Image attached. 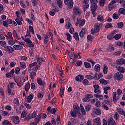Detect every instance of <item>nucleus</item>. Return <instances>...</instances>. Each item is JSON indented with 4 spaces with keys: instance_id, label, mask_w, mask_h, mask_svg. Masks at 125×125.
<instances>
[{
    "instance_id": "72a5a7b5",
    "label": "nucleus",
    "mask_w": 125,
    "mask_h": 125,
    "mask_svg": "<svg viewBox=\"0 0 125 125\" xmlns=\"http://www.w3.org/2000/svg\"><path fill=\"white\" fill-rule=\"evenodd\" d=\"M36 72L35 71H32L31 72V73L29 75L30 78L31 79V80H33V79L36 77Z\"/></svg>"
},
{
    "instance_id": "338daca9",
    "label": "nucleus",
    "mask_w": 125,
    "mask_h": 125,
    "mask_svg": "<svg viewBox=\"0 0 125 125\" xmlns=\"http://www.w3.org/2000/svg\"><path fill=\"white\" fill-rule=\"evenodd\" d=\"M113 18L115 20L118 19H119V16L118 15V14L114 13L113 14Z\"/></svg>"
},
{
    "instance_id": "58836bf2",
    "label": "nucleus",
    "mask_w": 125,
    "mask_h": 125,
    "mask_svg": "<svg viewBox=\"0 0 125 125\" xmlns=\"http://www.w3.org/2000/svg\"><path fill=\"white\" fill-rule=\"evenodd\" d=\"M55 12H56V10L53 9L49 12L51 16H54L55 15Z\"/></svg>"
},
{
    "instance_id": "0eeeda50",
    "label": "nucleus",
    "mask_w": 125,
    "mask_h": 125,
    "mask_svg": "<svg viewBox=\"0 0 125 125\" xmlns=\"http://www.w3.org/2000/svg\"><path fill=\"white\" fill-rule=\"evenodd\" d=\"M24 42H25L26 43H28L27 45L28 47H34V46H35V45L33 43L32 40H30L29 38H26L25 40H24Z\"/></svg>"
},
{
    "instance_id": "9b49d317",
    "label": "nucleus",
    "mask_w": 125,
    "mask_h": 125,
    "mask_svg": "<svg viewBox=\"0 0 125 125\" xmlns=\"http://www.w3.org/2000/svg\"><path fill=\"white\" fill-rule=\"evenodd\" d=\"M12 121L13 123H14V124H19L20 123V120H19V117L18 116H14L12 117L11 118Z\"/></svg>"
},
{
    "instance_id": "f704fd0d",
    "label": "nucleus",
    "mask_w": 125,
    "mask_h": 125,
    "mask_svg": "<svg viewBox=\"0 0 125 125\" xmlns=\"http://www.w3.org/2000/svg\"><path fill=\"white\" fill-rule=\"evenodd\" d=\"M48 39H49V34H47L45 36L44 40V44H46L48 42Z\"/></svg>"
},
{
    "instance_id": "aec40b11",
    "label": "nucleus",
    "mask_w": 125,
    "mask_h": 125,
    "mask_svg": "<svg viewBox=\"0 0 125 125\" xmlns=\"http://www.w3.org/2000/svg\"><path fill=\"white\" fill-rule=\"evenodd\" d=\"M94 112L96 115H98L99 116V115H101V111L100 110V109L96 107L94 108Z\"/></svg>"
},
{
    "instance_id": "20e7f679",
    "label": "nucleus",
    "mask_w": 125,
    "mask_h": 125,
    "mask_svg": "<svg viewBox=\"0 0 125 125\" xmlns=\"http://www.w3.org/2000/svg\"><path fill=\"white\" fill-rule=\"evenodd\" d=\"M78 24H79V27H83L84 26L85 24V19L77 20V23H76V26H78Z\"/></svg>"
},
{
    "instance_id": "09e8293b",
    "label": "nucleus",
    "mask_w": 125,
    "mask_h": 125,
    "mask_svg": "<svg viewBox=\"0 0 125 125\" xmlns=\"http://www.w3.org/2000/svg\"><path fill=\"white\" fill-rule=\"evenodd\" d=\"M26 20L27 22H28V23L29 24V25H32V26H33V21H32V20L29 19L28 18H26Z\"/></svg>"
},
{
    "instance_id": "680f3d73",
    "label": "nucleus",
    "mask_w": 125,
    "mask_h": 125,
    "mask_svg": "<svg viewBox=\"0 0 125 125\" xmlns=\"http://www.w3.org/2000/svg\"><path fill=\"white\" fill-rule=\"evenodd\" d=\"M87 40L88 42H91L93 40V36L91 35H88L87 37Z\"/></svg>"
},
{
    "instance_id": "cd10ccee",
    "label": "nucleus",
    "mask_w": 125,
    "mask_h": 125,
    "mask_svg": "<svg viewBox=\"0 0 125 125\" xmlns=\"http://www.w3.org/2000/svg\"><path fill=\"white\" fill-rule=\"evenodd\" d=\"M73 38H74L75 41H77V42H79L80 41V38H79V34H78V32H75L73 34Z\"/></svg>"
},
{
    "instance_id": "a19ab883",
    "label": "nucleus",
    "mask_w": 125,
    "mask_h": 125,
    "mask_svg": "<svg viewBox=\"0 0 125 125\" xmlns=\"http://www.w3.org/2000/svg\"><path fill=\"white\" fill-rule=\"evenodd\" d=\"M94 96L96 98H99V99H100V100H102V99H103V96H102V95L94 94Z\"/></svg>"
},
{
    "instance_id": "79ce46f5",
    "label": "nucleus",
    "mask_w": 125,
    "mask_h": 125,
    "mask_svg": "<svg viewBox=\"0 0 125 125\" xmlns=\"http://www.w3.org/2000/svg\"><path fill=\"white\" fill-rule=\"evenodd\" d=\"M7 91L8 95H14V94H15V92L14 91L11 92V89H10V88H9V87H8Z\"/></svg>"
},
{
    "instance_id": "37998d69",
    "label": "nucleus",
    "mask_w": 125,
    "mask_h": 125,
    "mask_svg": "<svg viewBox=\"0 0 125 125\" xmlns=\"http://www.w3.org/2000/svg\"><path fill=\"white\" fill-rule=\"evenodd\" d=\"M88 83H89V81L87 79H84L82 80V83L84 85H88Z\"/></svg>"
},
{
    "instance_id": "9d476101",
    "label": "nucleus",
    "mask_w": 125,
    "mask_h": 125,
    "mask_svg": "<svg viewBox=\"0 0 125 125\" xmlns=\"http://www.w3.org/2000/svg\"><path fill=\"white\" fill-rule=\"evenodd\" d=\"M93 125H101V120H100V118L97 117L93 120Z\"/></svg>"
},
{
    "instance_id": "e2e57ef3",
    "label": "nucleus",
    "mask_w": 125,
    "mask_h": 125,
    "mask_svg": "<svg viewBox=\"0 0 125 125\" xmlns=\"http://www.w3.org/2000/svg\"><path fill=\"white\" fill-rule=\"evenodd\" d=\"M104 103H105V104H107V105H109V106H111V105H112V101H108L107 100H104Z\"/></svg>"
},
{
    "instance_id": "8fccbe9b",
    "label": "nucleus",
    "mask_w": 125,
    "mask_h": 125,
    "mask_svg": "<svg viewBox=\"0 0 125 125\" xmlns=\"http://www.w3.org/2000/svg\"><path fill=\"white\" fill-rule=\"evenodd\" d=\"M60 93H62V95H64V93H65V87H61L60 89Z\"/></svg>"
},
{
    "instance_id": "ea45409f",
    "label": "nucleus",
    "mask_w": 125,
    "mask_h": 125,
    "mask_svg": "<svg viewBox=\"0 0 125 125\" xmlns=\"http://www.w3.org/2000/svg\"><path fill=\"white\" fill-rule=\"evenodd\" d=\"M2 125H12V124H11L10 122H9V121H8V120H4L2 122Z\"/></svg>"
},
{
    "instance_id": "5fc2aeb1",
    "label": "nucleus",
    "mask_w": 125,
    "mask_h": 125,
    "mask_svg": "<svg viewBox=\"0 0 125 125\" xmlns=\"http://www.w3.org/2000/svg\"><path fill=\"white\" fill-rule=\"evenodd\" d=\"M113 8H115V6L114 5L109 4H108V9L109 11H111V10H113Z\"/></svg>"
},
{
    "instance_id": "a18cd8bd",
    "label": "nucleus",
    "mask_w": 125,
    "mask_h": 125,
    "mask_svg": "<svg viewBox=\"0 0 125 125\" xmlns=\"http://www.w3.org/2000/svg\"><path fill=\"white\" fill-rule=\"evenodd\" d=\"M85 109L87 112H89L90 109H91V105L87 104L85 106Z\"/></svg>"
},
{
    "instance_id": "6ab92c4d",
    "label": "nucleus",
    "mask_w": 125,
    "mask_h": 125,
    "mask_svg": "<svg viewBox=\"0 0 125 125\" xmlns=\"http://www.w3.org/2000/svg\"><path fill=\"white\" fill-rule=\"evenodd\" d=\"M77 114H80V112H78V111H75L74 110H71L70 111V115L73 118H77Z\"/></svg>"
},
{
    "instance_id": "2f4dec72",
    "label": "nucleus",
    "mask_w": 125,
    "mask_h": 125,
    "mask_svg": "<svg viewBox=\"0 0 125 125\" xmlns=\"http://www.w3.org/2000/svg\"><path fill=\"white\" fill-rule=\"evenodd\" d=\"M100 65L96 64L94 66V71H95V72H99L100 71Z\"/></svg>"
},
{
    "instance_id": "1a4fd4ad",
    "label": "nucleus",
    "mask_w": 125,
    "mask_h": 125,
    "mask_svg": "<svg viewBox=\"0 0 125 125\" xmlns=\"http://www.w3.org/2000/svg\"><path fill=\"white\" fill-rule=\"evenodd\" d=\"M4 50L6 51L7 52H8L9 53H13V52H14L13 48H12V47L10 46H7L6 47H4Z\"/></svg>"
},
{
    "instance_id": "49530a36",
    "label": "nucleus",
    "mask_w": 125,
    "mask_h": 125,
    "mask_svg": "<svg viewBox=\"0 0 125 125\" xmlns=\"http://www.w3.org/2000/svg\"><path fill=\"white\" fill-rule=\"evenodd\" d=\"M15 21L19 26H21L22 25V22L21 21H20V20H19V19L16 18L15 19Z\"/></svg>"
},
{
    "instance_id": "de8ad7c7",
    "label": "nucleus",
    "mask_w": 125,
    "mask_h": 125,
    "mask_svg": "<svg viewBox=\"0 0 125 125\" xmlns=\"http://www.w3.org/2000/svg\"><path fill=\"white\" fill-rule=\"evenodd\" d=\"M83 62L81 61H77L76 62V63L75 64V66H77V67H81L82 66Z\"/></svg>"
},
{
    "instance_id": "bb28decb",
    "label": "nucleus",
    "mask_w": 125,
    "mask_h": 125,
    "mask_svg": "<svg viewBox=\"0 0 125 125\" xmlns=\"http://www.w3.org/2000/svg\"><path fill=\"white\" fill-rule=\"evenodd\" d=\"M113 39H115V40H120L122 38V35L121 34L117 33L115 34L113 37Z\"/></svg>"
},
{
    "instance_id": "e433bc0d",
    "label": "nucleus",
    "mask_w": 125,
    "mask_h": 125,
    "mask_svg": "<svg viewBox=\"0 0 125 125\" xmlns=\"http://www.w3.org/2000/svg\"><path fill=\"white\" fill-rule=\"evenodd\" d=\"M119 12L120 13V14H124V15H125V9L124 8H120L119 9Z\"/></svg>"
},
{
    "instance_id": "7c9ffc66",
    "label": "nucleus",
    "mask_w": 125,
    "mask_h": 125,
    "mask_svg": "<svg viewBox=\"0 0 125 125\" xmlns=\"http://www.w3.org/2000/svg\"><path fill=\"white\" fill-rule=\"evenodd\" d=\"M86 99L89 102L90 101V98H92L93 97V95L91 94H88L85 95Z\"/></svg>"
},
{
    "instance_id": "7ed1b4c3",
    "label": "nucleus",
    "mask_w": 125,
    "mask_h": 125,
    "mask_svg": "<svg viewBox=\"0 0 125 125\" xmlns=\"http://www.w3.org/2000/svg\"><path fill=\"white\" fill-rule=\"evenodd\" d=\"M73 13L75 15L80 16L82 14V10L78 6H74L73 7Z\"/></svg>"
},
{
    "instance_id": "6e6552de",
    "label": "nucleus",
    "mask_w": 125,
    "mask_h": 125,
    "mask_svg": "<svg viewBox=\"0 0 125 125\" xmlns=\"http://www.w3.org/2000/svg\"><path fill=\"white\" fill-rule=\"evenodd\" d=\"M37 83L40 86H45L46 85L45 82L42 80L41 78H37Z\"/></svg>"
},
{
    "instance_id": "0e129e2a",
    "label": "nucleus",
    "mask_w": 125,
    "mask_h": 125,
    "mask_svg": "<svg viewBox=\"0 0 125 125\" xmlns=\"http://www.w3.org/2000/svg\"><path fill=\"white\" fill-rule=\"evenodd\" d=\"M44 95L42 93H38L37 94V97L38 98H42L43 97Z\"/></svg>"
},
{
    "instance_id": "c85d7f7f",
    "label": "nucleus",
    "mask_w": 125,
    "mask_h": 125,
    "mask_svg": "<svg viewBox=\"0 0 125 125\" xmlns=\"http://www.w3.org/2000/svg\"><path fill=\"white\" fill-rule=\"evenodd\" d=\"M31 88V84H30V82H28L25 85V91H29V90Z\"/></svg>"
},
{
    "instance_id": "a211bd4d",
    "label": "nucleus",
    "mask_w": 125,
    "mask_h": 125,
    "mask_svg": "<svg viewBox=\"0 0 125 125\" xmlns=\"http://www.w3.org/2000/svg\"><path fill=\"white\" fill-rule=\"evenodd\" d=\"M103 72L104 75H107V74H108V66L106 64L103 65Z\"/></svg>"
},
{
    "instance_id": "4468645a",
    "label": "nucleus",
    "mask_w": 125,
    "mask_h": 125,
    "mask_svg": "<svg viewBox=\"0 0 125 125\" xmlns=\"http://www.w3.org/2000/svg\"><path fill=\"white\" fill-rule=\"evenodd\" d=\"M84 35H85V28H83L79 33V35L80 38H83V37H84Z\"/></svg>"
},
{
    "instance_id": "3c124183",
    "label": "nucleus",
    "mask_w": 125,
    "mask_h": 125,
    "mask_svg": "<svg viewBox=\"0 0 125 125\" xmlns=\"http://www.w3.org/2000/svg\"><path fill=\"white\" fill-rule=\"evenodd\" d=\"M29 31L30 33H32V34H33V35H35V32L34 31V28L33 27V26L30 25L29 26Z\"/></svg>"
},
{
    "instance_id": "b1692460",
    "label": "nucleus",
    "mask_w": 125,
    "mask_h": 125,
    "mask_svg": "<svg viewBox=\"0 0 125 125\" xmlns=\"http://www.w3.org/2000/svg\"><path fill=\"white\" fill-rule=\"evenodd\" d=\"M99 82L100 83H101L104 85H107V84H108V83H107V81L104 79H100Z\"/></svg>"
},
{
    "instance_id": "2eb2a0df",
    "label": "nucleus",
    "mask_w": 125,
    "mask_h": 125,
    "mask_svg": "<svg viewBox=\"0 0 125 125\" xmlns=\"http://www.w3.org/2000/svg\"><path fill=\"white\" fill-rule=\"evenodd\" d=\"M117 112L120 114V115H122V116H125V111L122 108H117Z\"/></svg>"
},
{
    "instance_id": "a878e982",
    "label": "nucleus",
    "mask_w": 125,
    "mask_h": 125,
    "mask_svg": "<svg viewBox=\"0 0 125 125\" xmlns=\"http://www.w3.org/2000/svg\"><path fill=\"white\" fill-rule=\"evenodd\" d=\"M117 70L118 72H120V73H121V74H124V73H125V69L124 67L119 66L117 67Z\"/></svg>"
},
{
    "instance_id": "f03ea898",
    "label": "nucleus",
    "mask_w": 125,
    "mask_h": 125,
    "mask_svg": "<svg viewBox=\"0 0 125 125\" xmlns=\"http://www.w3.org/2000/svg\"><path fill=\"white\" fill-rule=\"evenodd\" d=\"M114 80H117L118 82H121V80L123 79V74L121 72H117L114 75Z\"/></svg>"
},
{
    "instance_id": "39448f33",
    "label": "nucleus",
    "mask_w": 125,
    "mask_h": 125,
    "mask_svg": "<svg viewBox=\"0 0 125 125\" xmlns=\"http://www.w3.org/2000/svg\"><path fill=\"white\" fill-rule=\"evenodd\" d=\"M36 60L39 66H41L42 63H44V62H45V60L44 58H43L42 57H40L39 56L36 57Z\"/></svg>"
},
{
    "instance_id": "69168bd1",
    "label": "nucleus",
    "mask_w": 125,
    "mask_h": 125,
    "mask_svg": "<svg viewBox=\"0 0 125 125\" xmlns=\"http://www.w3.org/2000/svg\"><path fill=\"white\" fill-rule=\"evenodd\" d=\"M7 35L8 36V38H9L10 39H11V40H13V37H12V33L10 32H7Z\"/></svg>"
},
{
    "instance_id": "603ef678",
    "label": "nucleus",
    "mask_w": 125,
    "mask_h": 125,
    "mask_svg": "<svg viewBox=\"0 0 125 125\" xmlns=\"http://www.w3.org/2000/svg\"><path fill=\"white\" fill-rule=\"evenodd\" d=\"M100 6L103 7L105 5V0H101L99 2Z\"/></svg>"
},
{
    "instance_id": "473e14b6",
    "label": "nucleus",
    "mask_w": 125,
    "mask_h": 125,
    "mask_svg": "<svg viewBox=\"0 0 125 125\" xmlns=\"http://www.w3.org/2000/svg\"><path fill=\"white\" fill-rule=\"evenodd\" d=\"M97 19L98 21H100V22H103V21H104V18H103V16L98 15Z\"/></svg>"
},
{
    "instance_id": "5701e85b",
    "label": "nucleus",
    "mask_w": 125,
    "mask_h": 125,
    "mask_svg": "<svg viewBox=\"0 0 125 125\" xmlns=\"http://www.w3.org/2000/svg\"><path fill=\"white\" fill-rule=\"evenodd\" d=\"M20 66L21 68H22V70H25L26 67V63L23 62H21L20 63Z\"/></svg>"
},
{
    "instance_id": "412c9836",
    "label": "nucleus",
    "mask_w": 125,
    "mask_h": 125,
    "mask_svg": "<svg viewBox=\"0 0 125 125\" xmlns=\"http://www.w3.org/2000/svg\"><path fill=\"white\" fill-rule=\"evenodd\" d=\"M73 111L75 112H80V111H79V106L78 105V104L75 103L73 105Z\"/></svg>"
},
{
    "instance_id": "c9c22d12",
    "label": "nucleus",
    "mask_w": 125,
    "mask_h": 125,
    "mask_svg": "<svg viewBox=\"0 0 125 125\" xmlns=\"http://www.w3.org/2000/svg\"><path fill=\"white\" fill-rule=\"evenodd\" d=\"M66 36L67 37V39L69 41V42H71L72 41V36L68 32H66L65 34Z\"/></svg>"
},
{
    "instance_id": "864d4df0",
    "label": "nucleus",
    "mask_w": 125,
    "mask_h": 125,
    "mask_svg": "<svg viewBox=\"0 0 125 125\" xmlns=\"http://www.w3.org/2000/svg\"><path fill=\"white\" fill-rule=\"evenodd\" d=\"M8 44H9V45H11V46H12V45H13V44H14L15 43V42L10 39L8 40Z\"/></svg>"
},
{
    "instance_id": "774afa93",
    "label": "nucleus",
    "mask_w": 125,
    "mask_h": 125,
    "mask_svg": "<svg viewBox=\"0 0 125 125\" xmlns=\"http://www.w3.org/2000/svg\"><path fill=\"white\" fill-rule=\"evenodd\" d=\"M95 107H97V108H98V107H100L101 105H100V101H97L96 103V104H95Z\"/></svg>"
},
{
    "instance_id": "f8f14e48",
    "label": "nucleus",
    "mask_w": 125,
    "mask_h": 125,
    "mask_svg": "<svg viewBox=\"0 0 125 125\" xmlns=\"http://www.w3.org/2000/svg\"><path fill=\"white\" fill-rule=\"evenodd\" d=\"M84 79V76L83 75H82L81 74H79L76 76L75 80L77 81V82H79V83H81L83 81V80Z\"/></svg>"
},
{
    "instance_id": "052dcab7",
    "label": "nucleus",
    "mask_w": 125,
    "mask_h": 125,
    "mask_svg": "<svg viewBox=\"0 0 125 125\" xmlns=\"http://www.w3.org/2000/svg\"><path fill=\"white\" fill-rule=\"evenodd\" d=\"M114 118L115 119V120H119L120 118V116H119V114H118V112H116L115 113V114L114 115Z\"/></svg>"
},
{
    "instance_id": "dca6fc26",
    "label": "nucleus",
    "mask_w": 125,
    "mask_h": 125,
    "mask_svg": "<svg viewBox=\"0 0 125 125\" xmlns=\"http://www.w3.org/2000/svg\"><path fill=\"white\" fill-rule=\"evenodd\" d=\"M13 47L15 50H21V49H23L22 46L20 45H14Z\"/></svg>"
},
{
    "instance_id": "c756f323",
    "label": "nucleus",
    "mask_w": 125,
    "mask_h": 125,
    "mask_svg": "<svg viewBox=\"0 0 125 125\" xmlns=\"http://www.w3.org/2000/svg\"><path fill=\"white\" fill-rule=\"evenodd\" d=\"M57 4L59 8H62L63 7L62 1H61V0H57Z\"/></svg>"
},
{
    "instance_id": "4c0bfd02",
    "label": "nucleus",
    "mask_w": 125,
    "mask_h": 125,
    "mask_svg": "<svg viewBox=\"0 0 125 125\" xmlns=\"http://www.w3.org/2000/svg\"><path fill=\"white\" fill-rule=\"evenodd\" d=\"M0 43L1 46L3 47H5L6 46V42H5V41H1V40H0Z\"/></svg>"
},
{
    "instance_id": "f257e3e1",
    "label": "nucleus",
    "mask_w": 125,
    "mask_h": 125,
    "mask_svg": "<svg viewBox=\"0 0 125 125\" xmlns=\"http://www.w3.org/2000/svg\"><path fill=\"white\" fill-rule=\"evenodd\" d=\"M101 25L99 23H95L94 25V28L91 30L92 35H94L95 33H98L100 31Z\"/></svg>"
},
{
    "instance_id": "6e6d98bb",
    "label": "nucleus",
    "mask_w": 125,
    "mask_h": 125,
    "mask_svg": "<svg viewBox=\"0 0 125 125\" xmlns=\"http://www.w3.org/2000/svg\"><path fill=\"white\" fill-rule=\"evenodd\" d=\"M117 26L119 29H121V28L124 27V23H123V22H119L117 23Z\"/></svg>"
},
{
    "instance_id": "393cba45",
    "label": "nucleus",
    "mask_w": 125,
    "mask_h": 125,
    "mask_svg": "<svg viewBox=\"0 0 125 125\" xmlns=\"http://www.w3.org/2000/svg\"><path fill=\"white\" fill-rule=\"evenodd\" d=\"M84 65L86 69H91V64L89 62H84Z\"/></svg>"
},
{
    "instance_id": "4d7b16f0",
    "label": "nucleus",
    "mask_w": 125,
    "mask_h": 125,
    "mask_svg": "<svg viewBox=\"0 0 125 125\" xmlns=\"http://www.w3.org/2000/svg\"><path fill=\"white\" fill-rule=\"evenodd\" d=\"M32 119V117H31V114H29L27 115V117H25L24 121H30Z\"/></svg>"
},
{
    "instance_id": "ddd939ff",
    "label": "nucleus",
    "mask_w": 125,
    "mask_h": 125,
    "mask_svg": "<svg viewBox=\"0 0 125 125\" xmlns=\"http://www.w3.org/2000/svg\"><path fill=\"white\" fill-rule=\"evenodd\" d=\"M116 65H125V60L124 59H119L116 61Z\"/></svg>"
},
{
    "instance_id": "c03bdc74",
    "label": "nucleus",
    "mask_w": 125,
    "mask_h": 125,
    "mask_svg": "<svg viewBox=\"0 0 125 125\" xmlns=\"http://www.w3.org/2000/svg\"><path fill=\"white\" fill-rule=\"evenodd\" d=\"M37 65H38V63H37V62L30 64L29 65V68L31 69L32 68H34V67H36V66H37Z\"/></svg>"
},
{
    "instance_id": "4be33fe9",
    "label": "nucleus",
    "mask_w": 125,
    "mask_h": 125,
    "mask_svg": "<svg viewBox=\"0 0 125 125\" xmlns=\"http://www.w3.org/2000/svg\"><path fill=\"white\" fill-rule=\"evenodd\" d=\"M15 82L17 83L18 86H21L22 82H21V79H15Z\"/></svg>"
},
{
    "instance_id": "423d86ee",
    "label": "nucleus",
    "mask_w": 125,
    "mask_h": 125,
    "mask_svg": "<svg viewBox=\"0 0 125 125\" xmlns=\"http://www.w3.org/2000/svg\"><path fill=\"white\" fill-rule=\"evenodd\" d=\"M64 4L66 5L67 9H72L74 6V0H72L69 2L64 3Z\"/></svg>"
},
{
    "instance_id": "f3484780",
    "label": "nucleus",
    "mask_w": 125,
    "mask_h": 125,
    "mask_svg": "<svg viewBox=\"0 0 125 125\" xmlns=\"http://www.w3.org/2000/svg\"><path fill=\"white\" fill-rule=\"evenodd\" d=\"M97 4L95 2H93L92 5L91 6V11H96V9H97Z\"/></svg>"
},
{
    "instance_id": "13d9d810",
    "label": "nucleus",
    "mask_w": 125,
    "mask_h": 125,
    "mask_svg": "<svg viewBox=\"0 0 125 125\" xmlns=\"http://www.w3.org/2000/svg\"><path fill=\"white\" fill-rule=\"evenodd\" d=\"M6 77L7 78H11V77H13V74H11V73H10V72H7L6 73Z\"/></svg>"
},
{
    "instance_id": "bf43d9fd",
    "label": "nucleus",
    "mask_w": 125,
    "mask_h": 125,
    "mask_svg": "<svg viewBox=\"0 0 125 125\" xmlns=\"http://www.w3.org/2000/svg\"><path fill=\"white\" fill-rule=\"evenodd\" d=\"M15 73L16 75H19L20 73V68L19 67H16L15 69Z\"/></svg>"
}]
</instances>
